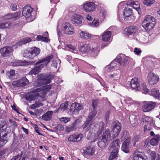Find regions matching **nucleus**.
Returning <instances> with one entry per match:
<instances>
[{
	"label": "nucleus",
	"instance_id": "5",
	"mask_svg": "<svg viewBox=\"0 0 160 160\" xmlns=\"http://www.w3.org/2000/svg\"><path fill=\"white\" fill-rule=\"evenodd\" d=\"M121 130L120 123L117 121H114L112 126L111 133L114 138L118 136Z\"/></svg>",
	"mask_w": 160,
	"mask_h": 160
},
{
	"label": "nucleus",
	"instance_id": "4",
	"mask_svg": "<svg viewBox=\"0 0 160 160\" xmlns=\"http://www.w3.org/2000/svg\"><path fill=\"white\" fill-rule=\"evenodd\" d=\"M83 130L84 132L89 131L92 132L97 129L98 127L95 126V124L92 123L89 120H87L85 123L82 127Z\"/></svg>",
	"mask_w": 160,
	"mask_h": 160
},
{
	"label": "nucleus",
	"instance_id": "39",
	"mask_svg": "<svg viewBox=\"0 0 160 160\" xmlns=\"http://www.w3.org/2000/svg\"><path fill=\"white\" fill-rule=\"evenodd\" d=\"M66 48L68 50L74 53H76L78 52L77 50L76 49V47L71 45H68Z\"/></svg>",
	"mask_w": 160,
	"mask_h": 160
},
{
	"label": "nucleus",
	"instance_id": "13",
	"mask_svg": "<svg viewBox=\"0 0 160 160\" xmlns=\"http://www.w3.org/2000/svg\"><path fill=\"white\" fill-rule=\"evenodd\" d=\"M82 5L83 9L86 12H91L94 11L95 9V4L91 2L87 3Z\"/></svg>",
	"mask_w": 160,
	"mask_h": 160
},
{
	"label": "nucleus",
	"instance_id": "57",
	"mask_svg": "<svg viewBox=\"0 0 160 160\" xmlns=\"http://www.w3.org/2000/svg\"><path fill=\"white\" fill-rule=\"evenodd\" d=\"M139 139V137L138 136H135L132 140V143L133 146H135L136 142H138Z\"/></svg>",
	"mask_w": 160,
	"mask_h": 160
},
{
	"label": "nucleus",
	"instance_id": "31",
	"mask_svg": "<svg viewBox=\"0 0 160 160\" xmlns=\"http://www.w3.org/2000/svg\"><path fill=\"white\" fill-rule=\"evenodd\" d=\"M79 35L82 39H88L91 37V35L86 31H81L79 33Z\"/></svg>",
	"mask_w": 160,
	"mask_h": 160
},
{
	"label": "nucleus",
	"instance_id": "46",
	"mask_svg": "<svg viewBox=\"0 0 160 160\" xmlns=\"http://www.w3.org/2000/svg\"><path fill=\"white\" fill-rule=\"evenodd\" d=\"M68 106V102H65L64 103L61 104L58 109L59 110L64 111L67 110Z\"/></svg>",
	"mask_w": 160,
	"mask_h": 160
},
{
	"label": "nucleus",
	"instance_id": "33",
	"mask_svg": "<svg viewBox=\"0 0 160 160\" xmlns=\"http://www.w3.org/2000/svg\"><path fill=\"white\" fill-rule=\"evenodd\" d=\"M85 154L92 155L94 153V149L92 146H89L84 150Z\"/></svg>",
	"mask_w": 160,
	"mask_h": 160
},
{
	"label": "nucleus",
	"instance_id": "43",
	"mask_svg": "<svg viewBox=\"0 0 160 160\" xmlns=\"http://www.w3.org/2000/svg\"><path fill=\"white\" fill-rule=\"evenodd\" d=\"M11 24L9 22L5 23H0V29H4L9 28Z\"/></svg>",
	"mask_w": 160,
	"mask_h": 160
},
{
	"label": "nucleus",
	"instance_id": "20",
	"mask_svg": "<svg viewBox=\"0 0 160 160\" xmlns=\"http://www.w3.org/2000/svg\"><path fill=\"white\" fill-rule=\"evenodd\" d=\"M44 65L42 64L38 66H36L32 69L29 73V74L32 75L34 74L36 75L39 73L41 70L42 68L44 67Z\"/></svg>",
	"mask_w": 160,
	"mask_h": 160
},
{
	"label": "nucleus",
	"instance_id": "9",
	"mask_svg": "<svg viewBox=\"0 0 160 160\" xmlns=\"http://www.w3.org/2000/svg\"><path fill=\"white\" fill-rule=\"evenodd\" d=\"M156 105V103L152 102H146L143 106L142 110L145 112L150 111L154 108Z\"/></svg>",
	"mask_w": 160,
	"mask_h": 160
},
{
	"label": "nucleus",
	"instance_id": "36",
	"mask_svg": "<svg viewBox=\"0 0 160 160\" xmlns=\"http://www.w3.org/2000/svg\"><path fill=\"white\" fill-rule=\"evenodd\" d=\"M19 82L20 87H22L27 84L29 81L25 77L19 80Z\"/></svg>",
	"mask_w": 160,
	"mask_h": 160
},
{
	"label": "nucleus",
	"instance_id": "11",
	"mask_svg": "<svg viewBox=\"0 0 160 160\" xmlns=\"http://www.w3.org/2000/svg\"><path fill=\"white\" fill-rule=\"evenodd\" d=\"M33 9L29 5H27L23 8L22 14L26 18H28L31 16Z\"/></svg>",
	"mask_w": 160,
	"mask_h": 160
},
{
	"label": "nucleus",
	"instance_id": "27",
	"mask_svg": "<svg viewBox=\"0 0 160 160\" xmlns=\"http://www.w3.org/2000/svg\"><path fill=\"white\" fill-rule=\"evenodd\" d=\"M111 36V32L110 31H107L104 32L102 36V39L103 41L106 42L110 40Z\"/></svg>",
	"mask_w": 160,
	"mask_h": 160
},
{
	"label": "nucleus",
	"instance_id": "23",
	"mask_svg": "<svg viewBox=\"0 0 160 160\" xmlns=\"http://www.w3.org/2000/svg\"><path fill=\"white\" fill-rule=\"evenodd\" d=\"M53 113L52 111H48L42 116V118L45 121H48L51 119Z\"/></svg>",
	"mask_w": 160,
	"mask_h": 160
},
{
	"label": "nucleus",
	"instance_id": "6",
	"mask_svg": "<svg viewBox=\"0 0 160 160\" xmlns=\"http://www.w3.org/2000/svg\"><path fill=\"white\" fill-rule=\"evenodd\" d=\"M14 49L12 46H6L0 50L1 55L3 57H8L12 54Z\"/></svg>",
	"mask_w": 160,
	"mask_h": 160
},
{
	"label": "nucleus",
	"instance_id": "62",
	"mask_svg": "<svg viewBox=\"0 0 160 160\" xmlns=\"http://www.w3.org/2000/svg\"><path fill=\"white\" fill-rule=\"evenodd\" d=\"M21 157V155H18L16 156L13 157L11 160H20Z\"/></svg>",
	"mask_w": 160,
	"mask_h": 160
},
{
	"label": "nucleus",
	"instance_id": "63",
	"mask_svg": "<svg viewBox=\"0 0 160 160\" xmlns=\"http://www.w3.org/2000/svg\"><path fill=\"white\" fill-rule=\"evenodd\" d=\"M134 52L137 55H139L141 52V51L139 48H134Z\"/></svg>",
	"mask_w": 160,
	"mask_h": 160
},
{
	"label": "nucleus",
	"instance_id": "2",
	"mask_svg": "<svg viewBox=\"0 0 160 160\" xmlns=\"http://www.w3.org/2000/svg\"><path fill=\"white\" fill-rule=\"evenodd\" d=\"M54 77V76L52 75L44 76L40 74L38 76V79L34 82V85L35 87H38L49 83L50 82L51 80Z\"/></svg>",
	"mask_w": 160,
	"mask_h": 160
},
{
	"label": "nucleus",
	"instance_id": "60",
	"mask_svg": "<svg viewBox=\"0 0 160 160\" xmlns=\"http://www.w3.org/2000/svg\"><path fill=\"white\" fill-rule=\"evenodd\" d=\"M56 128L57 130L61 131H63L64 129V128L62 124H57L56 125Z\"/></svg>",
	"mask_w": 160,
	"mask_h": 160
},
{
	"label": "nucleus",
	"instance_id": "22",
	"mask_svg": "<svg viewBox=\"0 0 160 160\" xmlns=\"http://www.w3.org/2000/svg\"><path fill=\"white\" fill-rule=\"evenodd\" d=\"M128 3L130 6L132 7L136 11H138L140 9V5L138 2L134 0H129Z\"/></svg>",
	"mask_w": 160,
	"mask_h": 160
},
{
	"label": "nucleus",
	"instance_id": "40",
	"mask_svg": "<svg viewBox=\"0 0 160 160\" xmlns=\"http://www.w3.org/2000/svg\"><path fill=\"white\" fill-rule=\"evenodd\" d=\"M96 113L97 111L96 110L93 109V110H92L91 112H90L87 120H88L91 121L92 119L95 116Z\"/></svg>",
	"mask_w": 160,
	"mask_h": 160
},
{
	"label": "nucleus",
	"instance_id": "35",
	"mask_svg": "<svg viewBox=\"0 0 160 160\" xmlns=\"http://www.w3.org/2000/svg\"><path fill=\"white\" fill-rule=\"evenodd\" d=\"M30 50V52H32V57H33L34 58L39 54L40 52V49L38 48L34 47L31 48Z\"/></svg>",
	"mask_w": 160,
	"mask_h": 160
},
{
	"label": "nucleus",
	"instance_id": "52",
	"mask_svg": "<svg viewBox=\"0 0 160 160\" xmlns=\"http://www.w3.org/2000/svg\"><path fill=\"white\" fill-rule=\"evenodd\" d=\"M37 38L38 40H41L46 42H48V39L47 37H43L41 35L38 36Z\"/></svg>",
	"mask_w": 160,
	"mask_h": 160
},
{
	"label": "nucleus",
	"instance_id": "54",
	"mask_svg": "<svg viewBox=\"0 0 160 160\" xmlns=\"http://www.w3.org/2000/svg\"><path fill=\"white\" fill-rule=\"evenodd\" d=\"M154 2V0H144L143 1V3L148 6L152 4Z\"/></svg>",
	"mask_w": 160,
	"mask_h": 160
},
{
	"label": "nucleus",
	"instance_id": "34",
	"mask_svg": "<svg viewBox=\"0 0 160 160\" xmlns=\"http://www.w3.org/2000/svg\"><path fill=\"white\" fill-rule=\"evenodd\" d=\"M90 49L89 45L88 44H84L79 48V50L80 51L82 52H87Z\"/></svg>",
	"mask_w": 160,
	"mask_h": 160
},
{
	"label": "nucleus",
	"instance_id": "16",
	"mask_svg": "<svg viewBox=\"0 0 160 160\" xmlns=\"http://www.w3.org/2000/svg\"><path fill=\"white\" fill-rule=\"evenodd\" d=\"M119 140L118 139L116 140L113 141L110 144L108 149L109 151H118L120 147L119 145Z\"/></svg>",
	"mask_w": 160,
	"mask_h": 160
},
{
	"label": "nucleus",
	"instance_id": "59",
	"mask_svg": "<svg viewBox=\"0 0 160 160\" xmlns=\"http://www.w3.org/2000/svg\"><path fill=\"white\" fill-rule=\"evenodd\" d=\"M92 106L93 108V109H96L98 103V101L97 100H93L92 101Z\"/></svg>",
	"mask_w": 160,
	"mask_h": 160
},
{
	"label": "nucleus",
	"instance_id": "10",
	"mask_svg": "<svg viewBox=\"0 0 160 160\" xmlns=\"http://www.w3.org/2000/svg\"><path fill=\"white\" fill-rule=\"evenodd\" d=\"M82 109L81 105L77 103H74L71 106L70 111L72 114H77L79 113V111Z\"/></svg>",
	"mask_w": 160,
	"mask_h": 160
},
{
	"label": "nucleus",
	"instance_id": "30",
	"mask_svg": "<svg viewBox=\"0 0 160 160\" xmlns=\"http://www.w3.org/2000/svg\"><path fill=\"white\" fill-rule=\"evenodd\" d=\"M160 138L159 135H156L152 139L150 142V144L152 146L156 145L158 142Z\"/></svg>",
	"mask_w": 160,
	"mask_h": 160
},
{
	"label": "nucleus",
	"instance_id": "53",
	"mask_svg": "<svg viewBox=\"0 0 160 160\" xmlns=\"http://www.w3.org/2000/svg\"><path fill=\"white\" fill-rule=\"evenodd\" d=\"M7 139L6 138H4L0 137V147L3 146L7 142Z\"/></svg>",
	"mask_w": 160,
	"mask_h": 160
},
{
	"label": "nucleus",
	"instance_id": "50",
	"mask_svg": "<svg viewBox=\"0 0 160 160\" xmlns=\"http://www.w3.org/2000/svg\"><path fill=\"white\" fill-rule=\"evenodd\" d=\"M61 122L66 123L70 120V118L66 117H63L59 118Z\"/></svg>",
	"mask_w": 160,
	"mask_h": 160
},
{
	"label": "nucleus",
	"instance_id": "41",
	"mask_svg": "<svg viewBox=\"0 0 160 160\" xmlns=\"http://www.w3.org/2000/svg\"><path fill=\"white\" fill-rule=\"evenodd\" d=\"M117 65L115 61L112 62L110 65L107 66L106 69L109 70H112L116 68Z\"/></svg>",
	"mask_w": 160,
	"mask_h": 160
},
{
	"label": "nucleus",
	"instance_id": "29",
	"mask_svg": "<svg viewBox=\"0 0 160 160\" xmlns=\"http://www.w3.org/2000/svg\"><path fill=\"white\" fill-rule=\"evenodd\" d=\"M108 142L105 141L103 139L99 137L98 138V144L99 147L103 148L108 145Z\"/></svg>",
	"mask_w": 160,
	"mask_h": 160
},
{
	"label": "nucleus",
	"instance_id": "17",
	"mask_svg": "<svg viewBox=\"0 0 160 160\" xmlns=\"http://www.w3.org/2000/svg\"><path fill=\"white\" fill-rule=\"evenodd\" d=\"M130 141V139L128 138L125 140L122 144L121 149L123 151L126 153L128 152L129 151V145Z\"/></svg>",
	"mask_w": 160,
	"mask_h": 160
},
{
	"label": "nucleus",
	"instance_id": "25",
	"mask_svg": "<svg viewBox=\"0 0 160 160\" xmlns=\"http://www.w3.org/2000/svg\"><path fill=\"white\" fill-rule=\"evenodd\" d=\"M121 73L118 72L113 73L109 75V78L114 81H118L121 77Z\"/></svg>",
	"mask_w": 160,
	"mask_h": 160
},
{
	"label": "nucleus",
	"instance_id": "32",
	"mask_svg": "<svg viewBox=\"0 0 160 160\" xmlns=\"http://www.w3.org/2000/svg\"><path fill=\"white\" fill-rule=\"evenodd\" d=\"M151 95L156 98H158L160 97V93L158 89L156 88H154L152 89Z\"/></svg>",
	"mask_w": 160,
	"mask_h": 160
},
{
	"label": "nucleus",
	"instance_id": "19",
	"mask_svg": "<svg viewBox=\"0 0 160 160\" xmlns=\"http://www.w3.org/2000/svg\"><path fill=\"white\" fill-rule=\"evenodd\" d=\"M137 30V28L136 27L131 26L126 28L125 29V32L127 35H132L134 34Z\"/></svg>",
	"mask_w": 160,
	"mask_h": 160
},
{
	"label": "nucleus",
	"instance_id": "51",
	"mask_svg": "<svg viewBox=\"0 0 160 160\" xmlns=\"http://www.w3.org/2000/svg\"><path fill=\"white\" fill-rule=\"evenodd\" d=\"M72 124L74 126L76 129H77V128H78L81 125V121L79 119L76 120L75 122L72 123Z\"/></svg>",
	"mask_w": 160,
	"mask_h": 160
},
{
	"label": "nucleus",
	"instance_id": "58",
	"mask_svg": "<svg viewBox=\"0 0 160 160\" xmlns=\"http://www.w3.org/2000/svg\"><path fill=\"white\" fill-rule=\"evenodd\" d=\"M43 105V104L39 102H36L34 104L32 105V108H37L38 107L42 106Z\"/></svg>",
	"mask_w": 160,
	"mask_h": 160
},
{
	"label": "nucleus",
	"instance_id": "37",
	"mask_svg": "<svg viewBox=\"0 0 160 160\" xmlns=\"http://www.w3.org/2000/svg\"><path fill=\"white\" fill-rule=\"evenodd\" d=\"M111 151V154L108 158V160H113L116 158L117 156L118 153V151Z\"/></svg>",
	"mask_w": 160,
	"mask_h": 160
},
{
	"label": "nucleus",
	"instance_id": "28",
	"mask_svg": "<svg viewBox=\"0 0 160 160\" xmlns=\"http://www.w3.org/2000/svg\"><path fill=\"white\" fill-rule=\"evenodd\" d=\"M6 75L7 78L11 80H13L15 76V71L14 70H11L6 72Z\"/></svg>",
	"mask_w": 160,
	"mask_h": 160
},
{
	"label": "nucleus",
	"instance_id": "64",
	"mask_svg": "<svg viewBox=\"0 0 160 160\" xmlns=\"http://www.w3.org/2000/svg\"><path fill=\"white\" fill-rule=\"evenodd\" d=\"M91 52L92 53H94L93 54L92 53V55L94 57L95 56L97 55L98 53V50H96V49L95 48L92 49Z\"/></svg>",
	"mask_w": 160,
	"mask_h": 160
},
{
	"label": "nucleus",
	"instance_id": "56",
	"mask_svg": "<svg viewBox=\"0 0 160 160\" xmlns=\"http://www.w3.org/2000/svg\"><path fill=\"white\" fill-rule=\"evenodd\" d=\"M0 135L1 137L4 139H5V138H6V139H7V140H8V133H6V131H3L1 133Z\"/></svg>",
	"mask_w": 160,
	"mask_h": 160
},
{
	"label": "nucleus",
	"instance_id": "49",
	"mask_svg": "<svg viewBox=\"0 0 160 160\" xmlns=\"http://www.w3.org/2000/svg\"><path fill=\"white\" fill-rule=\"evenodd\" d=\"M61 62V61L59 59H57V60H53L52 61V66L57 68L58 66V64H60Z\"/></svg>",
	"mask_w": 160,
	"mask_h": 160
},
{
	"label": "nucleus",
	"instance_id": "1",
	"mask_svg": "<svg viewBox=\"0 0 160 160\" xmlns=\"http://www.w3.org/2000/svg\"><path fill=\"white\" fill-rule=\"evenodd\" d=\"M98 129V134L100 135L101 134V136H100L105 141L108 142L111 140V136L110 131L108 130H105V131L102 133L104 130V124L102 122H100L97 124Z\"/></svg>",
	"mask_w": 160,
	"mask_h": 160
},
{
	"label": "nucleus",
	"instance_id": "8",
	"mask_svg": "<svg viewBox=\"0 0 160 160\" xmlns=\"http://www.w3.org/2000/svg\"><path fill=\"white\" fill-rule=\"evenodd\" d=\"M159 79V76L153 73H150L148 75V80L150 84L152 85L156 83Z\"/></svg>",
	"mask_w": 160,
	"mask_h": 160
},
{
	"label": "nucleus",
	"instance_id": "26",
	"mask_svg": "<svg viewBox=\"0 0 160 160\" xmlns=\"http://www.w3.org/2000/svg\"><path fill=\"white\" fill-rule=\"evenodd\" d=\"M32 41L31 39L29 37L24 38L21 40L20 41L18 42L16 44L17 46H19L23 44H25L27 43L31 42Z\"/></svg>",
	"mask_w": 160,
	"mask_h": 160
},
{
	"label": "nucleus",
	"instance_id": "48",
	"mask_svg": "<svg viewBox=\"0 0 160 160\" xmlns=\"http://www.w3.org/2000/svg\"><path fill=\"white\" fill-rule=\"evenodd\" d=\"M7 126V124L5 121H0V131L5 129Z\"/></svg>",
	"mask_w": 160,
	"mask_h": 160
},
{
	"label": "nucleus",
	"instance_id": "7",
	"mask_svg": "<svg viewBox=\"0 0 160 160\" xmlns=\"http://www.w3.org/2000/svg\"><path fill=\"white\" fill-rule=\"evenodd\" d=\"M63 30L65 34L70 35L73 34L74 32L73 27L68 22L66 23L63 25Z\"/></svg>",
	"mask_w": 160,
	"mask_h": 160
},
{
	"label": "nucleus",
	"instance_id": "12",
	"mask_svg": "<svg viewBox=\"0 0 160 160\" xmlns=\"http://www.w3.org/2000/svg\"><path fill=\"white\" fill-rule=\"evenodd\" d=\"M133 158L134 160H146V158L142 152L136 150L133 154Z\"/></svg>",
	"mask_w": 160,
	"mask_h": 160
},
{
	"label": "nucleus",
	"instance_id": "15",
	"mask_svg": "<svg viewBox=\"0 0 160 160\" xmlns=\"http://www.w3.org/2000/svg\"><path fill=\"white\" fill-rule=\"evenodd\" d=\"M117 58L118 61V62L121 66H126L127 64L128 63V58L123 54L118 56Z\"/></svg>",
	"mask_w": 160,
	"mask_h": 160
},
{
	"label": "nucleus",
	"instance_id": "38",
	"mask_svg": "<svg viewBox=\"0 0 160 160\" xmlns=\"http://www.w3.org/2000/svg\"><path fill=\"white\" fill-rule=\"evenodd\" d=\"M132 14V10L129 8H126L124 10L123 14L125 18L129 17Z\"/></svg>",
	"mask_w": 160,
	"mask_h": 160
},
{
	"label": "nucleus",
	"instance_id": "24",
	"mask_svg": "<svg viewBox=\"0 0 160 160\" xmlns=\"http://www.w3.org/2000/svg\"><path fill=\"white\" fill-rule=\"evenodd\" d=\"M33 92L34 93L39 92L38 94V95L43 98H44L45 97L46 94V90L44 89L42 90L41 88H39L34 89Z\"/></svg>",
	"mask_w": 160,
	"mask_h": 160
},
{
	"label": "nucleus",
	"instance_id": "61",
	"mask_svg": "<svg viewBox=\"0 0 160 160\" xmlns=\"http://www.w3.org/2000/svg\"><path fill=\"white\" fill-rule=\"evenodd\" d=\"M142 89H143V91H144L145 93H147L148 92L149 89L148 88H147V86L145 84H142Z\"/></svg>",
	"mask_w": 160,
	"mask_h": 160
},
{
	"label": "nucleus",
	"instance_id": "18",
	"mask_svg": "<svg viewBox=\"0 0 160 160\" xmlns=\"http://www.w3.org/2000/svg\"><path fill=\"white\" fill-rule=\"evenodd\" d=\"M129 84L132 88L135 89H138L140 86L138 79L136 78H132Z\"/></svg>",
	"mask_w": 160,
	"mask_h": 160
},
{
	"label": "nucleus",
	"instance_id": "3",
	"mask_svg": "<svg viewBox=\"0 0 160 160\" xmlns=\"http://www.w3.org/2000/svg\"><path fill=\"white\" fill-rule=\"evenodd\" d=\"M155 24V19L151 15H148L145 17L142 26L146 30H150L154 27Z\"/></svg>",
	"mask_w": 160,
	"mask_h": 160
},
{
	"label": "nucleus",
	"instance_id": "55",
	"mask_svg": "<svg viewBox=\"0 0 160 160\" xmlns=\"http://www.w3.org/2000/svg\"><path fill=\"white\" fill-rule=\"evenodd\" d=\"M75 141L78 142L80 141L82 139V134H79L74 135Z\"/></svg>",
	"mask_w": 160,
	"mask_h": 160
},
{
	"label": "nucleus",
	"instance_id": "14",
	"mask_svg": "<svg viewBox=\"0 0 160 160\" xmlns=\"http://www.w3.org/2000/svg\"><path fill=\"white\" fill-rule=\"evenodd\" d=\"M83 18L80 15H75L71 19V22L72 24L78 26L81 24L82 22Z\"/></svg>",
	"mask_w": 160,
	"mask_h": 160
},
{
	"label": "nucleus",
	"instance_id": "42",
	"mask_svg": "<svg viewBox=\"0 0 160 160\" xmlns=\"http://www.w3.org/2000/svg\"><path fill=\"white\" fill-rule=\"evenodd\" d=\"M76 130V128L72 124L70 125L69 126H66L65 129V131L68 132H69L72 131H75Z\"/></svg>",
	"mask_w": 160,
	"mask_h": 160
},
{
	"label": "nucleus",
	"instance_id": "45",
	"mask_svg": "<svg viewBox=\"0 0 160 160\" xmlns=\"http://www.w3.org/2000/svg\"><path fill=\"white\" fill-rule=\"evenodd\" d=\"M10 15H13V14H9L2 17H0V22H2L6 20H9L11 18H13V17L10 16Z\"/></svg>",
	"mask_w": 160,
	"mask_h": 160
},
{
	"label": "nucleus",
	"instance_id": "47",
	"mask_svg": "<svg viewBox=\"0 0 160 160\" xmlns=\"http://www.w3.org/2000/svg\"><path fill=\"white\" fill-rule=\"evenodd\" d=\"M23 56L24 57L28 58H32L34 57H32V55L31 52H30V50L28 51H25L24 54Z\"/></svg>",
	"mask_w": 160,
	"mask_h": 160
},
{
	"label": "nucleus",
	"instance_id": "21",
	"mask_svg": "<svg viewBox=\"0 0 160 160\" xmlns=\"http://www.w3.org/2000/svg\"><path fill=\"white\" fill-rule=\"evenodd\" d=\"M53 57V56L52 55H50L42 59L36 63L35 65H38V64H40L43 62H45V65H47L49 62L50 60L52 59Z\"/></svg>",
	"mask_w": 160,
	"mask_h": 160
},
{
	"label": "nucleus",
	"instance_id": "44",
	"mask_svg": "<svg viewBox=\"0 0 160 160\" xmlns=\"http://www.w3.org/2000/svg\"><path fill=\"white\" fill-rule=\"evenodd\" d=\"M13 65L15 66H24L26 65V63L19 60H16L13 62Z\"/></svg>",
	"mask_w": 160,
	"mask_h": 160
}]
</instances>
